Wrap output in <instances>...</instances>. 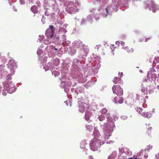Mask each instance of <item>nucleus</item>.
<instances>
[{
	"label": "nucleus",
	"instance_id": "obj_41",
	"mask_svg": "<svg viewBox=\"0 0 159 159\" xmlns=\"http://www.w3.org/2000/svg\"><path fill=\"white\" fill-rule=\"evenodd\" d=\"M60 29H59V31H60Z\"/></svg>",
	"mask_w": 159,
	"mask_h": 159
},
{
	"label": "nucleus",
	"instance_id": "obj_37",
	"mask_svg": "<svg viewBox=\"0 0 159 159\" xmlns=\"http://www.w3.org/2000/svg\"><path fill=\"white\" fill-rule=\"evenodd\" d=\"M140 41L142 42V41H143V39H140Z\"/></svg>",
	"mask_w": 159,
	"mask_h": 159
},
{
	"label": "nucleus",
	"instance_id": "obj_18",
	"mask_svg": "<svg viewBox=\"0 0 159 159\" xmlns=\"http://www.w3.org/2000/svg\"><path fill=\"white\" fill-rule=\"evenodd\" d=\"M98 119L100 121H102L105 120V117L104 116L101 115L98 116Z\"/></svg>",
	"mask_w": 159,
	"mask_h": 159
},
{
	"label": "nucleus",
	"instance_id": "obj_16",
	"mask_svg": "<svg viewBox=\"0 0 159 159\" xmlns=\"http://www.w3.org/2000/svg\"><path fill=\"white\" fill-rule=\"evenodd\" d=\"M86 127L89 131H92L93 129V127L92 125H86Z\"/></svg>",
	"mask_w": 159,
	"mask_h": 159
},
{
	"label": "nucleus",
	"instance_id": "obj_22",
	"mask_svg": "<svg viewBox=\"0 0 159 159\" xmlns=\"http://www.w3.org/2000/svg\"><path fill=\"white\" fill-rule=\"evenodd\" d=\"M118 103H122L123 102V99L122 98H118Z\"/></svg>",
	"mask_w": 159,
	"mask_h": 159
},
{
	"label": "nucleus",
	"instance_id": "obj_40",
	"mask_svg": "<svg viewBox=\"0 0 159 159\" xmlns=\"http://www.w3.org/2000/svg\"><path fill=\"white\" fill-rule=\"evenodd\" d=\"M62 36H64H64H64V35H62Z\"/></svg>",
	"mask_w": 159,
	"mask_h": 159
},
{
	"label": "nucleus",
	"instance_id": "obj_27",
	"mask_svg": "<svg viewBox=\"0 0 159 159\" xmlns=\"http://www.w3.org/2000/svg\"><path fill=\"white\" fill-rule=\"evenodd\" d=\"M101 46L100 45H98L96 46V48L98 50V49L101 47Z\"/></svg>",
	"mask_w": 159,
	"mask_h": 159
},
{
	"label": "nucleus",
	"instance_id": "obj_28",
	"mask_svg": "<svg viewBox=\"0 0 159 159\" xmlns=\"http://www.w3.org/2000/svg\"><path fill=\"white\" fill-rule=\"evenodd\" d=\"M133 159H138L137 157L135 155H134L133 157Z\"/></svg>",
	"mask_w": 159,
	"mask_h": 159
},
{
	"label": "nucleus",
	"instance_id": "obj_15",
	"mask_svg": "<svg viewBox=\"0 0 159 159\" xmlns=\"http://www.w3.org/2000/svg\"><path fill=\"white\" fill-rule=\"evenodd\" d=\"M141 91L145 94H147L148 93L147 88L146 87H143L142 88Z\"/></svg>",
	"mask_w": 159,
	"mask_h": 159
},
{
	"label": "nucleus",
	"instance_id": "obj_24",
	"mask_svg": "<svg viewBox=\"0 0 159 159\" xmlns=\"http://www.w3.org/2000/svg\"><path fill=\"white\" fill-rule=\"evenodd\" d=\"M118 98L117 97H116L114 98L113 99V102H114L115 103H118Z\"/></svg>",
	"mask_w": 159,
	"mask_h": 159
},
{
	"label": "nucleus",
	"instance_id": "obj_7",
	"mask_svg": "<svg viewBox=\"0 0 159 159\" xmlns=\"http://www.w3.org/2000/svg\"><path fill=\"white\" fill-rule=\"evenodd\" d=\"M79 111L80 112H84L85 110H87L88 108L87 105L86 104L81 102L79 106Z\"/></svg>",
	"mask_w": 159,
	"mask_h": 159
},
{
	"label": "nucleus",
	"instance_id": "obj_3",
	"mask_svg": "<svg viewBox=\"0 0 159 159\" xmlns=\"http://www.w3.org/2000/svg\"><path fill=\"white\" fill-rule=\"evenodd\" d=\"M112 90L113 93L118 96H120L123 94V89L119 85H114L112 88Z\"/></svg>",
	"mask_w": 159,
	"mask_h": 159
},
{
	"label": "nucleus",
	"instance_id": "obj_20",
	"mask_svg": "<svg viewBox=\"0 0 159 159\" xmlns=\"http://www.w3.org/2000/svg\"><path fill=\"white\" fill-rule=\"evenodd\" d=\"M136 98L137 100L140 101L141 102H143L142 100L143 99V97L141 96H139L138 95H137Z\"/></svg>",
	"mask_w": 159,
	"mask_h": 159
},
{
	"label": "nucleus",
	"instance_id": "obj_8",
	"mask_svg": "<svg viewBox=\"0 0 159 159\" xmlns=\"http://www.w3.org/2000/svg\"><path fill=\"white\" fill-rule=\"evenodd\" d=\"M93 134L95 137L94 138L99 139V138L100 134L98 130L97 129H94Z\"/></svg>",
	"mask_w": 159,
	"mask_h": 159
},
{
	"label": "nucleus",
	"instance_id": "obj_35",
	"mask_svg": "<svg viewBox=\"0 0 159 159\" xmlns=\"http://www.w3.org/2000/svg\"><path fill=\"white\" fill-rule=\"evenodd\" d=\"M121 44L122 45H124L125 44L124 42H122L121 43Z\"/></svg>",
	"mask_w": 159,
	"mask_h": 159
},
{
	"label": "nucleus",
	"instance_id": "obj_14",
	"mask_svg": "<svg viewBox=\"0 0 159 159\" xmlns=\"http://www.w3.org/2000/svg\"><path fill=\"white\" fill-rule=\"evenodd\" d=\"M122 48L125 50L126 52H132V49L130 47H124Z\"/></svg>",
	"mask_w": 159,
	"mask_h": 159
},
{
	"label": "nucleus",
	"instance_id": "obj_5",
	"mask_svg": "<svg viewBox=\"0 0 159 159\" xmlns=\"http://www.w3.org/2000/svg\"><path fill=\"white\" fill-rule=\"evenodd\" d=\"M5 87V89L9 93H11L15 91L14 85L12 83H9L6 84Z\"/></svg>",
	"mask_w": 159,
	"mask_h": 159
},
{
	"label": "nucleus",
	"instance_id": "obj_6",
	"mask_svg": "<svg viewBox=\"0 0 159 159\" xmlns=\"http://www.w3.org/2000/svg\"><path fill=\"white\" fill-rule=\"evenodd\" d=\"M75 4L72 2H69L68 4L67 7V11L69 13L72 14L74 11L75 7Z\"/></svg>",
	"mask_w": 159,
	"mask_h": 159
},
{
	"label": "nucleus",
	"instance_id": "obj_31",
	"mask_svg": "<svg viewBox=\"0 0 159 159\" xmlns=\"http://www.w3.org/2000/svg\"><path fill=\"white\" fill-rule=\"evenodd\" d=\"M89 159H94L93 157V156H89Z\"/></svg>",
	"mask_w": 159,
	"mask_h": 159
},
{
	"label": "nucleus",
	"instance_id": "obj_29",
	"mask_svg": "<svg viewBox=\"0 0 159 159\" xmlns=\"http://www.w3.org/2000/svg\"><path fill=\"white\" fill-rule=\"evenodd\" d=\"M149 39H150L149 38H145V41L146 42H147L148 40H149Z\"/></svg>",
	"mask_w": 159,
	"mask_h": 159
},
{
	"label": "nucleus",
	"instance_id": "obj_32",
	"mask_svg": "<svg viewBox=\"0 0 159 159\" xmlns=\"http://www.w3.org/2000/svg\"><path fill=\"white\" fill-rule=\"evenodd\" d=\"M106 11L107 12V14H108V8H106Z\"/></svg>",
	"mask_w": 159,
	"mask_h": 159
},
{
	"label": "nucleus",
	"instance_id": "obj_23",
	"mask_svg": "<svg viewBox=\"0 0 159 159\" xmlns=\"http://www.w3.org/2000/svg\"><path fill=\"white\" fill-rule=\"evenodd\" d=\"M136 111L139 113L140 114L142 112V109L140 107L137 108Z\"/></svg>",
	"mask_w": 159,
	"mask_h": 159
},
{
	"label": "nucleus",
	"instance_id": "obj_36",
	"mask_svg": "<svg viewBox=\"0 0 159 159\" xmlns=\"http://www.w3.org/2000/svg\"><path fill=\"white\" fill-rule=\"evenodd\" d=\"M157 88L159 90V85H157Z\"/></svg>",
	"mask_w": 159,
	"mask_h": 159
},
{
	"label": "nucleus",
	"instance_id": "obj_9",
	"mask_svg": "<svg viewBox=\"0 0 159 159\" xmlns=\"http://www.w3.org/2000/svg\"><path fill=\"white\" fill-rule=\"evenodd\" d=\"M145 128L147 129V132L148 134H149L150 133H151L152 132V129L150 124H148V125H146L145 126Z\"/></svg>",
	"mask_w": 159,
	"mask_h": 159
},
{
	"label": "nucleus",
	"instance_id": "obj_30",
	"mask_svg": "<svg viewBox=\"0 0 159 159\" xmlns=\"http://www.w3.org/2000/svg\"><path fill=\"white\" fill-rule=\"evenodd\" d=\"M116 43L117 45H119L120 44V42L119 41H117L116 42Z\"/></svg>",
	"mask_w": 159,
	"mask_h": 159
},
{
	"label": "nucleus",
	"instance_id": "obj_25",
	"mask_svg": "<svg viewBox=\"0 0 159 159\" xmlns=\"http://www.w3.org/2000/svg\"><path fill=\"white\" fill-rule=\"evenodd\" d=\"M81 44V42L78 41L75 43V45L77 46V48H79Z\"/></svg>",
	"mask_w": 159,
	"mask_h": 159
},
{
	"label": "nucleus",
	"instance_id": "obj_34",
	"mask_svg": "<svg viewBox=\"0 0 159 159\" xmlns=\"http://www.w3.org/2000/svg\"><path fill=\"white\" fill-rule=\"evenodd\" d=\"M10 61L9 62V65L11 64V63H11V61Z\"/></svg>",
	"mask_w": 159,
	"mask_h": 159
},
{
	"label": "nucleus",
	"instance_id": "obj_4",
	"mask_svg": "<svg viewBox=\"0 0 159 159\" xmlns=\"http://www.w3.org/2000/svg\"><path fill=\"white\" fill-rule=\"evenodd\" d=\"M49 27V29H47L45 32L46 36L48 38L52 37L55 31V28L53 25H50Z\"/></svg>",
	"mask_w": 159,
	"mask_h": 159
},
{
	"label": "nucleus",
	"instance_id": "obj_17",
	"mask_svg": "<svg viewBox=\"0 0 159 159\" xmlns=\"http://www.w3.org/2000/svg\"><path fill=\"white\" fill-rule=\"evenodd\" d=\"M111 132L110 131H109L108 133L105 132V136L107 139H108V137L111 135Z\"/></svg>",
	"mask_w": 159,
	"mask_h": 159
},
{
	"label": "nucleus",
	"instance_id": "obj_21",
	"mask_svg": "<svg viewBox=\"0 0 159 159\" xmlns=\"http://www.w3.org/2000/svg\"><path fill=\"white\" fill-rule=\"evenodd\" d=\"M152 146L151 145H149L148 147H147V148H146L145 149V151H148L149 150L152 149Z\"/></svg>",
	"mask_w": 159,
	"mask_h": 159
},
{
	"label": "nucleus",
	"instance_id": "obj_2",
	"mask_svg": "<svg viewBox=\"0 0 159 159\" xmlns=\"http://www.w3.org/2000/svg\"><path fill=\"white\" fill-rule=\"evenodd\" d=\"M145 4L146 7L150 10H151L152 7L153 12H155L158 10V7L152 0H147L145 2Z\"/></svg>",
	"mask_w": 159,
	"mask_h": 159
},
{
	"label": "nucleus",
	"instance_id": "obj_38",
	"mask_svg": "<svg viewBox=\"0 0 159 159\" xmlns=\"http://www.w3.org/2000/svg\"><path fill=\"white\" fill-rule=\"evenodd\" d=\"M128 159H133V157H130L128 158Z\"/></svg>",
	"mask_w": 159,
	"mask_h": 159
},
{
	"label": "nucleus",
	"instance_id": "obj_12",
	"mask_svg": "<svg viewBox=\"0 0 159 159\" xmlns=\"http://www.w3.org/2000/svg\"><path fill=\"white\" fill-rule=\"evenodd\" d=\"M142 115L145 118H146L149 119L151 117V114L148 112H143Z\"/></svg>",
	"mask_w": 159,
	"mask_h": 159
},
{
	"label": "nucleus",
	"instance_id": "obj_10",
	"mask_svg": "<svg viewBox=\"0 0 159 159\" xmlns=\"http://www.w3.org/2000/svg\"><path fill=\"white\" fill-rule=\"evenodd\" d=\"M92 113L91 112L88 111H86L85 116V119L88 120L89 119L90 117L92 116Z\"/></svg>",
	"mask_w": 159,
	"mask_h": 159
},
{
	"label": "nucleus",
	"instance_id": "obj_33",
	"mask_svg": "<svg viewBox=\"0 0 159 159\" xmlns=\"http://www.w3.org/2000/svg\"><path fill=\"white\" fill-rule=\"evenodd\" d=\"M148 155H145V156H144V157H145V158H147V157H148Z\"/></svg>",
	"mask_w": 159,
	"mask_h": 159
},
{
	"label": "nucleus",
	"instance_id": "obj_39",
	"mask_svg": "<svg viewBox=\"0 0 159 159\" xmlns=\"http://www.w3.org/2000/svg\"><path fill=\"white\" fill-rule=\"evenodd\" d=\"M122 74H123V73H121V75H121V76H122Z\"/></svg>",
	"mask_w": 159,
	"mask_h": 159
},
{
	"label": "nucleus",
	"instance_id": "obj_19",
	"mask_svg": "<svg viewBox=\"0 0 159 159\" xmlns=\"http://www.w3.org/2000/svg\"><path fill=\"white\" fill-rule=\"evenodd\" d=\"M101 113L102 114H105L107 112V110L106 108H104L101 110Z\"/></svg>",
	"mask_w": 159,
	"mask_h": 159
},
{
	"label": "nucleus",
	"instance_id": "obj_1",
	"mask_svg": "<svg viewBox=\"0 0 159 159\" xmlns=\"http://www.w3.org/2000/svg\"><path fill=\"white\" fill-rule=\"evenodd\" d=\"M104 143V142L101 139L94 138L91 141L89 144L91 149L93 151H96Z\"/></svg>",
	"mask_w": 159,
	"mask_h": 159
},
{
	"label": "nucleus",
	"instance_id": "obj_11",
	"mask_svg": "<svg viewBox=\"0 0 159 159\" xmlns=\"http://www.w3.org/2000/svg\"><path fill=\"white\" fill-rule=\"evenodd\" d=\"M121 81V80L120 78L116 77H115L113 80V82L115 84H120Z\"/></svg>",
	"mask_w": 159,
	"mask_h": 159
},
{
	"label": "nucleus",
	"instance_id": "obj_26",
	"mask_svg": "<svg viewBox=\"0 0 159 159\" xmlns=\"http://www.w3.org/2000/svg\"><path fill=\"white\" fill-rule=\"evenodd\" d=\"M111 114L110 113H108L107 114L106 116V117L107 119H110Z\"/></svg>",
	"mask_w": 159,
	"mask_h": 159
},
{
	"label": "nucleus",
	"instance_id": "obj_13",
	"mask_svg": "<svg viewBox=\"0 0 159 159\" xmlns=\"http://www.w3.org/2000/svg\"><path fill=\"white\" fill-rule=\"evenodd\" d=\"M31 10L34 13H37L38 7L36 6H32L30 8Z\"/></svg>",
	"mask_w": 159,
	"mask_h": 159
}]
</instances>
